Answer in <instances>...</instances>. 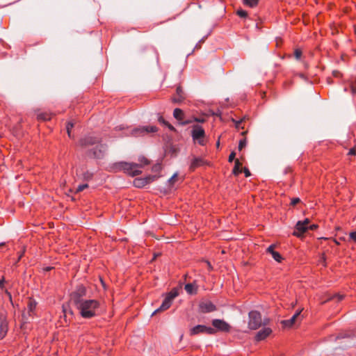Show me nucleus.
<instances>
[{
    "label": "nucleus",
    "instance_id": "obj_13",
    "mask_svg": "<svg viewBox=\"0 0 356 356\" xmlns=\"http://www.w3.org/2000/svg\"><path fill=\"white\" fill-rule=\"evenodd\" d=\"M272 332L273 331H272L271 328L264 327V328H262L261 330H259L257 333V334L255 336L256 341H260L264 340L265 339H266L268 336H270Z\"/></svg>",
    "mask_w": 356,
    "mask_h": 356
},
{
    "label": "nucleus",
    "instance_id": "obj_39",
    "mask_svg": "<svg viewBox=\"0 0 356 356\" xmlns=\"http://www.w3.org/2000/svg\"><path fill=\"white\" fill-rule=\"evenodd\" d=\"M300 202V198L298 197H295V198H293L291 201V204L292 206H295L298 203H299Z\"/></svg>",
    "mask_w": 356,
    "mask_h": 356
},
{
    "label": "nucleus",
    "instance_id": "obj_35",
    "mask_svg": "<svg viewBox=\"0 0 356 356\" xmlns=\"http://www.w3.org/2000/svg\"><path fill=\"white\" fill-rule=\"evenodd\" d=\"M88 187V185L87 184H81L78 186L76 188V192H81L83 191L84 189L87 188Z\"/></svg>",
    "mask_w": 356,
    "mask_h": 356
},
{
    "label": "nucleus",
    "instance_id": "obj_28",
    "mask_svg": "<svg viewBox=\"0 0 356 356\" xmlns=\"http://www.w3.org/2000/svg\"><path fill=\"white\" fill-rule=\"evenodd\" d=\"M51 113L44 112L38 115V118L44 121L49 120L51 118Z\"/></svg>",
    "mask_w": 356,
    "mask_h": 356
},
{
    "label": "nucleus",
    "instance_id": "obj_33",
    "mask_svg": "<svg viewBox=\"0 0 356 356\" xmlns=\"http://www.w3.org/2000/svg\"><path fill=\"white\" fill-rule=\"evenodd\" d=\"M236 14L240 17H246L248 16V13L247 11L244 10H242V9H239L236 11Z\"/></svg>",
    "mask_w": 356,
    "mask_h": 356
},
{
    "label": "nucleus",
    "instance_id": "obj_4",
    "mask_svg": "<svg viewBox=\"0 0 356 356\" xmlns=\"http://www.w3.org/2000/svg\"><path fill=\"white\" fill-rule=\"evenodd\" d=\"M179 294V288H173L170 292L166 293L165 297L159 309L154 311L153 314L159 312L165 311L169 309L172 303L173 300Z\"/></svg>",
    "mask_w": 356,
    "mask_h": 356
},
{
    "label": "nucleus",
    "instance_id": "obj_9",
    "mask_svg": "<svg viewBox=\"0 0 356 356\" xmlns=\"http://www.w3.org/2000/svg\"><path fill=\"white\" fill-rule=\"evenodd\" d=\"M158 178L156 175H148L143 178H136L134 180V186L136 188H143L145 186L153 182Z\"/></svg>",
    "mask_w": 356,
    "mask_h": 356
},
{
    "label": "nucleus",
    "instance_id": "obj_47",
    "mask_svg": "<svg viewBox=\"0 0 356 356\" xmlns=\"http://www.w3.org/2000/svg\"><path fill=\"white\" fill-rule=\"evenodd\" d=\"M3 282H4V278L3 277L1 280H0V287L1 289L3 288Z\"/></svg>",
    "mask_w": 356,
    "mask_h": 356
},
{
    "label": "nucleus",
    "instance_id": "obj_40",
    "mask_svg": "<svg viewBox=\"0 0 356 356\" xmlns=\"http://www.w3.org/2000/svg\"><path fill=\"white\" fill-rule=\"evenodd\" d=\"M274 248H275V245H270L266 250V252L268 253H270L271 255L273 254V252H275L274 250Z\"/></svg>",
    "mask_w": 356,
    "mask_h": 356
},
{
    "label": "nucleus",
    "instance_id": "obj_42",
    "mask_svg": "<svg viewBox=\"0 0 356 356\" xmlns=\"http://www.w3.org/2000/svg\"><path fill=\"white\" fill-rule=\"evenodd\" d=\"M161 169V165L160 164L154 165L152 168V170L154 172L159 171Z\"/></svg>",
    "mask_w": 356,
    "mask_h": 356
},
{
    "label": "nucleus",
    "instance_id": "obj_19",
    "mask_svg": "<svg viewBox=\"0 0 356 356\" xmlns=\"http://www.w3.org/2000/svg\"><path fill=\"white\" fill-rule=\"evenodd\" d=\"M8 332V323L6 319L0 317V340L4 338Z\"/></svg>",
    "mask_w": 356,
    "mask_h": 356
},
{
    "label": "nucleus",
    "instance_id": "obj_18",
    "mask_svg": "<svg viewBox=\"0 0 356 356\" xmlns=\"http://www.w3.org/2000/svg\"><path fill=\"white\" fill-rule=\"evenodd\" d=\"M157 131V128L155 126H147L144 127L141 129H136L134 132V134L135 136H138V133L143 134V133H154Z\"/></svg>",
    "mask_w": 356,
    "mask_h": 356
},
{
    "label": "nucleus",
    "instance_id": "obj_27",
    "mask_svg": "<svg viewBox=\"0 0 356 356\" xmlns=\"http://www.w3.org/2000/svg\"><path fill=\"white\" fill-rule=\"evenodd\" d=\"M259 0H243V3L245 6L250 8H254L257 6Z\"/></svg>",
    "mask_w": 356,
    "mask_h": 356
},
{
    "label": "nucleus",
    "instance_id": "obj_38",
    "mask_svg": "<svg viewBox=\"0 0 356 356\" xmlns=\"http://www.w3.org/2000/svg\"><path fill=\"white\" fill-rule=\"evenodd\" d=\"M350 239L356 243V231L349 234Z\"/></svg>",
    "mask_w": 356,
    "mask_h": 356
},
{
    "label": "nucleus",
    "instance_id": "obj_34",
    "mask_svg": "<svg viewBox=\"0 0 356 356\" xmlns=\"http://www.w3.org/2000/svg\"><path fill=\"white\" fill-rule=\"evenodd\" d=\"M246 145V139L243 138L240 140L239 144H238V149L241 150L243 147H245Z\"/></svg>",
    "mask_w": 356,
    "mask_h": 356
},
{
    "label": "nucleus",
    "instance_id": "obj_37",
    "mask_svg": "<svg viewBox=\"0 0 356 356\" xmlns=\"http://www.w3.org/2000/svg\"><path fill=\"white\" fill-rule=\"evenodd\" d=\"M294 56L297 59H300L302 56V51L300 49H296L294 51Z\"/></svg>",
    "mask_w": 356,
    "mask_h": 356
},
{
    "label": "nucleus",
    "instance_id": "obj_1",
    "mask_svg": "<svg viewBox=\"0 0 356 356\" xmlns=\"http://www.w3.org/2000/svg\"><path fill=\"white\" fill-rule=\"evenodd\" d=\"M75 307L80 316L86 319H90L102 315L105 311L104 303L96 299H86L83 301H77Z\"/></svg>",
    "mask_w": 356,
    "mask_h": 356
},
{
    "label": "nucleus",
    "instance_id": "obj_6",
    "mask_svg": "<svg viewBox=\"0 0 356 356\" xmlns=\"http://www.w3.org/2000/svg\"><path fill=\"white\" fill-rule=\"evenodd\" d=\"M191 136L194 142H197L200 145L204 146L207 144L205 139V131L203 127L198 124L192 127Z\"/></svg>",
    "mask_w": 356,
    "mask_h": 356
},
{
    "label": "nucleus",
    "instance_id": "obj_45",
    "mask_svg": "<svg viewBox=\"0 0 356 356\" xmlns=\"http://www.w3.org/2000/svg\"><path fill=\"white\" fill-rule=\"evenodd\" d=\"M243 172L246 177H248L251 175L250 170L246 168L243 169Z\"/></svg>",
    "mask_w": 356,
    "mask_h": 356
},
{
    "label": "nucleus",
    "instance_id": "obj_26",
    "mask_svg": "<svg viewBox=\"0 0 356 356\" xmlns=\"http://www.w3.org/2000/svg\"><path fill=\"white\" fill-rule=\"evenodd\" d=\"M159 122L161 124H163V125L166 126V127H168L170 131H175V127H174L171 124H170L168 121H166V120L163 118V117L160 116V117L159 118Z\"/></svg>",
    "mask_w": 356,
    "mask_h": 356
},
{
    "label": "nucleus",
    "instance_id": "obj_29",
    "mask_svg": "<svg viewBox=\"0 0 356 356\" xmlns=\"http://www.w3.org/2000/svg\"><path fill=\"white\" fill-rule=\"evenodd\" d=\"M93 174L89 171H86L83 174V179L85 181H89L92 179Z\"/></svg>",
    "mask_w": 356,
    "mask_h": 356
},
{
    "label": "nucleus",
    "instance_id": "obj_8",
    "mask_svg": "<svg viewBox=\"0 0 356 356\" xmlns=\"http://www.w3.org/2000/svg\"><path fill=\"white\" fill-rule=\"evenodd\" d=\"M204 333L208 334H214L216 333V330L214 328H212L211 327H207L203 325H197L190 330L191 336Z\"/></svg>",
    "mask_w": 356,
    "mask_h": 356
},
{
    "label": "nucleus",
    "instance_id": "obj_30",
    "mask_svg": "<svg viewBox=\"0 0 356 356\" xmlns=\"http://www.w3.org/2000/svg\"><path fill=\"white\" fill-rule=\"evenodd\" d=\"M272 257L277 262H281L283 259L282 255L276 251L273 252Z\"/></svg>",
    "mask_w": 356,
    "mask_h": 356
},
{
    "label": "nucleus",
    "instance_id": "obj_12",
    "mask_svg": "<svg viewBox=\"0 0 356 356\" xmlns=\"http://www.w3.org/2000/svg\"><path fill=\"white\" fill-rule=\"evenodd\" d=\"M106 151V146L102 144H98L95 149L89 152V155L95 159H101L103 157Z\"/></svg>",
    "mask_w": 356,
    "mask_h": 356
},
{
    "label": "nucleus",
    "instance_id": "obj_43",
    "mask_svg": "<svg viewBox=\"0 0 356 356\" xmlns=\"http://www.w3.org/2000/svg\"><path fill=\"white\" fill-rule=\"evenodd\" d=\"M193 121L203 123L205 122V119L204 118H194Z\"/></svg>",
    "mask_w": 356,
    "mask_h": 356
},
{
    "label": "nucleus",
    "instance_id": "obj_17",
    "mask_svg": "<svg viewBox=\"0 0 356 356\" xmlns=\"http://www.w3.org/2000/svg\"><path fill=\"white\" fill-rule=\"evenodd\" d=\"M171 99L175 104H180L185 99L184 92L181 86L177 88L176 95Z\"/></svg>",
    "mask_w": 356,
    "mask_h": 356
},
{
    "label": "nucleus",
    "instance_id": "obj_36",
    "mask_svg": "<svg viewBox=\"0 0 356 356\" xmlns=\"http://www.w3.org/2000/svg\"><path fill=\"white\" fill-rule=\"evenodd\" d=\"M177 174L175 173L174 174L172 177L169 179V182L171 185H173L175 181H177Z\"/></svg>",
    "mask_w": 356,
    "mask_h": 356
},
{
    "label": "nucleus",
    "instance_id": "obj_10",
    "mask_svg": "<svg viewBox=\"0 0 356 356\" xmlns=\"http://www.w3.org/2000/svg\"><path fill=\"white\" fill-rule=\"evenodd\" d=\"M99 143V139L92 136H87L80 139L78 145L81 147H88Z\"/></svg>",
    "mask_w": 356,
    "mask_h": 356
},
{
    "label": "nucleus",
    "instance_id": "obj_20",
    "mask_svg": "<svg viewBox=\"0 0 356 356\" xmlns=\"http://www.w3.org/2000/svg\"><path fill=\"white\" fill-rule=\"evenodd\" d=\"M184 289L189 295H195L197 293L198 286L195 283H188L185 285Z\"/></svg>",
    "mask_w": 356,
    "mask_h": 356
},
{
    "label": "nucleus",
    "instance_id": "obj_3",
    "mask_svg": "<svg viewBox=\"0 0 356 356\" xmlns=\"http://www.w3.org/2000/svg\"><path fill=\"white\" fill-rule=\"evenodd\" d=\"M248 316V327L250 330H257L261 325H266L269 321V319H264L263 321L260 312L255 310L250 312Z\"/></svg>",
    "mask_w": 356,
    "mask_h": 356
},
{
    "label": "nucleus",
    "instance_id": "obj_50",
    "mask_svg": "<svg viewBox=\"0 0 356 356\" xmlns=\"http://www.w3.org/2000/svg\"><path fill=\"white\" fill-rule=\"evenodd\" d=\"M51 269V267H48V268H46V270H50Z\"/></svg>",
    "mask_w": 356,
    "mask_h": 356
},
{
    "label": "nucleus",
    "instance_id": "obj_23",
    "mask_svg": "<svg viewBox=\"0 0 356 356\" xmlns=\"http://www.w3.org/2000/svg\"><path fill=\"white\" fill-rule=\"evenodd\" d=\"M242 170H242V163L238 161V159H236L235 165H234V167L233 168L232 173L235 176H237L240 173L242 172Z\"/></svg>",
    "mask_w": 356,
    "mask_h": 356
},
{
    "label": "nucleus",
    "instance_id": "obj_22",
    "mask_svg": "<svg viewBox=\"0 0 356 356\" xmlns=\"http://www.w3.org/2000/svg\"><path fill=\"white\" fill-rule=\"evenodd\" d=\"M36 306H37V302L35 300L30 298L29 300L28 305H27L29 316H31L32 314L34 312V311L36 308Z\"/></svg>",
    "mask_w": 356,
    "mask_h": 356
},
{
    "label": "nucleus",
    "instance_id": "obj_49",
    "mask_svg": "<svg viewBox=\"0 0 356 356\" xmlns=\"http://www.w3.org/2000/svg\"><path fill=\"white\" fill-rule=\"evenodd\" d=\"M6 293L8 294L9 298H11V294L8 291H6Z\"/></svg>",
    "mask_w": 356,
    "mask_h": 356
},
{
    "label": "nucleus",
    "instance_id": "obj_46",
    "mask_svg": "<svg viewBox=\"0 0 356 356\" xmlns=\"http://www.w3.org/2000/svg\"><path fill=\"white\" fill-rule=\"evenodd\" d=\"M235 122V124H236V127L237 128H238L241 124V122H243V119L238 120V121H234Z\"/></svg>",
    "mask_w": 356,
    "mask_h": 356
},
{
    "label": "nucleus",
    "instance_id": "obj_31",
    "mask_svg": "<svg viewBox=\"0 0 356 356\" xmlns=\"http://www.w3.org/2000/svg\"><path fill=\"white\" fill-rule=\"evenodd\" d=\"M74 127V124L71 122H69L66 126V129H67V135L70 138L72 137L71 136V129L73 128Z\"/></svg>",
    "mask_w": 356,
    "mask_h": 356
},
{
    "label": "nucleus",
    "instance_id": "obj_2",
    "mask_svg": "<svg viewBox=\"0 0 356 356\" xmlns=\"http://www.w3.org/2000/svg\"><path fill=\"white\" fill-rule=\"evenodd\" d=\"M111 170L114 172L123 171L124 173L131 177H135L142 173V171L139 169L137 163L124 161H120L113 163L111 166Z\"/></svg>",
    "mask_w": 356,
    "mask_h": 356
},
{
    "label": "nucleus",
    "instance_id": "obj_16",
    "mask_svg": "<svg viewBox=\"0 0 356 356\" xmlns=\"http://www.w3.org/2000/svg\"><path fill=\"white\" fill-rule=\"evenodd\" d=\"M200 309L201 312L209 313L216 309V306L210 301L200 302Z\"/></svg>",
    "mask_w": 356,
    "mask_h": 356
},
{
    "label": "nucleus",
    "instance_id": "obj_24",
    "mask_svg": "<svg viewBox=\"0 0 356 356\" xmlns=\"http://www.w3.org/2000/svg\"><path fill=\"white\" fill-rule=\"evenodd\" d=\"M150 163V161L143 156H141L138 158V165L139 169L143 168L145 165H147Z\"/></svg>",
    "mask_w": 356,
    "mask_h": 356
},
{
    "label": "nucleus",
    "instance_id": "obj_21",
    "mask_svg": "<svg viewBox=\"0 0 356 356\" xmlns=\"http://www.w3.org/2000/svg\"><path fill=\"white\" fill-rule=\"evenodd\" d=\"M300 312V311H297L290 319L283 321L282 324L286 327L292 326L296 323V319L299 317Z\"/></svg>",
    "mask_w": 356,
    "mask_h": 356
},
{
    "label": "nucleus",
    "instance_id": "obj_44",
    "mask_svg": "<svg viewBox=\"0 0 356 356\" xmlns=\"http://www.w3.org/2000/svg\"><path fill=\"white\" fill-rule=\"evenodd\" d=\"M348 155L350 156H355L356 155V149L355 148H351L348 152Z\"/></svg>",
    "mask_w": 356,
    "mask_h": 356
},
{
    "label": "nucleus",
    "instance_id": "obj_11",
    "mask_svg": "<svg viewBox=\"0 0 356 356\" xmlns=\"http://www.w3.org/2000/svg\"><path fill=\"white\" fill-rule=\"evenodd\" d=\"M212 325L218 330L221 332H229L230 330V325L223 320L213 319L212 321Z\"/></svg>",
    "mask_w": 356,
    "mask_h": 356
},
{
    "label": "nucleus",
    "instance_id": "obj_25",
    "mask_svg": "<svg viewBox=\"0 0 356 356\" xmlns=\"http://www.w3.org/2000/svg\"><path fill=\"white\" fill-rule=\"evenodd\" d=\"M159 122L161 124H163V125L166 126V127H168L170 131H175V127H174L171 124H170L168 121H166V120L163 118V117L160 116V117L159 118Z\"/></svg>",
    "mask_w": 356,
    "mask_h": 356
},
{
    "label": "nucleus",
    "instance_id": "obj_7",
    "mask_svg": "<svg viewBox=\"0 0 356 356\" xmlns=\"http://www.w3.org/2000/svg\"><path fill=\"white\" fill-rule=\"evenodd\" d=\"M86 288L83 285L77 286L75 291L70 295L71 301L74 306L77 305V301L81 302L86 300L84 297L86 296Z\"/></svg>",
    "mask_w": 356,
    "mask_h": 356
},
{
    "label": "nucleus",
    "instance_id": "obj_15",
    "mask_svg": "<svg viewBox=\"0 0 356 356\" xmlns=\"http://www.w3.org/2000/svg\"><path fill=\"white\" fill-rule=\"evenodd\" d=\"M207 163L202 157H194L191 162L189 169L191 171H194L199 167L203 166Z\"/></svg>",
    "mask_w": 356,
    "mask_h": 356
},
{
    "label": "nucleus",
    "instance_id": "obj_14",
    "mask_svg": "<svg viewBox=\"0 0 356 356\" xmlns=\"http://www.w3.org/2000/svg\"><path fill=\"white\" fill-rule=\"evenodd\" d=\"M173 116L176 120L180 122V124L182 125H186L192 122V120L183 121L184 118V113L180 108H177L174 110Z\"/></svg>",
    "mask_w": 356,
    "mask_h": 356
},
{
    "label": "nucleus",
    "instance_id": "obj_32",
    "mask_svg": "<svg viewBox=\"0 0 356 356\" xmlns=\"http://www.w3.org/2000/svg\"><path fill=\"white\" fill-rule=\"evenodd\" d=\"M318 265H321L323 267H326V258L324 254H322L318 261Z\"/></svg>",
    "mask_w": 356,
    "mask_h": 356
},
{
    "label": "nucleus",
    "instance_id": "obj_41",
    "mask_svg": "<svg viewBox=\"0 0 356 356\" xmlns=\"http://www.w3.org/2000/svg\"><path fill=\"white\" fill-rule=\"evenodd\" d=\"M235 156H236V154L235 152H232L229 156V158H228V161L229 162H232L235 158Z\"/></svg>",
    "mask_w": 356,
    "mask_h": 356
},
{
    "label": "nucleus",
    "instance_id": "obj_5",
    "mask_svg": "<svg viewBox=\"0 0 356 356\" xmlns=\"http://www.w3.org/2000/svg\"><path fill=\"white\" fill-rule=\"evenodd\" d=\"M317 228V225L315 224L310 225V220L308 218L304 220L298 221L295 227V230L293 234L296 236L300 237L305 233L308 229L315 230Z\"/></svg>",
    "mask_w": 356,
    "mask_h": 356
},
{
    "label": "nucleus",
    "instance_id": "obj_48",
    "mask_svg": "<svg viewBox=\"0 0 356 356\" xmlns=\"http://www.w3.org/2000/svg\"><path fill=\"white\" fill-rule=\"evenodd\" d=\"M351 90L353 93H356V88L354 86H352Z\"/></svg>",
    "mask_w": 356,
    "mask_h": 356
}]
</instances>
